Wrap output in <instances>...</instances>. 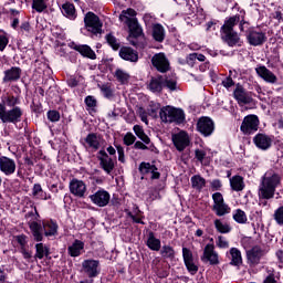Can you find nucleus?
<instances>
[{"instance_id": "obj_30", "label": "nucleus", "mask_w": 283, "mask_h": 283, "mask_svg": "<svg viewBox=\"0 0 283 283\" xmlns=\"http://www.w3.org/2000/svg\"><path fill=\"white\" fill-rule=\"evenodd\" d=\"M71 258H78L85 253V243L81 240H75L67 249Z\"/></svg>"}, {"instance_id": "obj_40", "label": "nucleus", "mask_w": 283, "mask_h": 283, "mask_svg": "<svg viewBox=\"0 0 283 283\" xmlns=\"http://www.w3.org/2000/svg\"><path fill=\"white\" fill-rule=\"evenodd\" d=\"M147 247L151 251H160V240L156 239V237L154 235V232H150L148 234Z\"/></svg>"}, {"instance_id": "obj_44", "label": "nucleus", "mask_w": 283, "mask_h": 283, "mask_svg": "<svg viewBox=\"0 0 283 283\" xmlns=\"http://www.w3.org/2000/svg\"><path fill=\"white\" fill-rule=\"evenodd\" d=\"M32 196L38 200H48V198H45V192H43V188L40 186V184H34Z\"/></svg>"}, {"instance_id": "obj_13", "label": "nucleus", "mask_w": 283, "mask_h": 283, "mask_svg": "<svg viewBox=\"0 0 283 283\" xmlns=\"http://www.w3.org/2000/svg\"><path fill=\"white\" fill-rule=\"evenodd\" d=\"M90 200L93 205H96V207H107L109 205V200H112V196L107 190L99 189L90 196Z\"/></svg>"}, {"instance_id": "obj_61", "label": "nucleus", "mask_w": 283, "mask_h": 283, "mask_svg": "<svg viewBox=\"0 0 283 283\" xmlns=\"http://www.w3.org/2000/svg\"><path fill=\"white\" fill-rule=\"evenodd\" d=\"M119 163H125V148L123 146H116Z\"/></svg>"}, {"instance_id": "obj_15", "label": "nucleus", "mask_w": 283, "mask_h": 283, "mask_svg": "<svg viewBox=\"0 0 283 283\" xmlns=\"http://www.w3.org/2000/svg\"><path fill=\"white\" fill-rule=\"evenodd\" d=\"M262 258H264V250H262V248H260L259 245L253 247L252 249L247 251V260L249 266H258Z\"/></svg>"}, {"instance_id": "obj_26", "label": "nucleus", "mask_w": 283, "mask_h": 283, "mask_svg": "<svg viewBox=\"0 0 283 283\" xmlns=\"http://www.w3.org/2000/svg\"><path fill=\"white\" fill-rule=\"evenodd\" d=\"M233 95L239 105H249L253 101V98L249 96V93L241 86L234 90Z\"/></svg>"}, {"instance_id": "obj_63", "label": "nucleus", "mask_w": 283, "mask_h": 283, "mask_svg": "<svg viewBox=\"0 0 283 283\" xmlns=\"http://www.w3.org/2000/svg\"><path fill=\"white\" fill-rule=\"evenodd\" d=\"M67 85L69 87H76L78 85V78H76L75 76H71L67 80Z\"/></svg>"}, {"instance_id": "obj_46", "label": "nucleus", "mask_w": 283, "mask_h": 283, "mask_svg": "<svg viewBox=\"0 0 283 283\" xmlns=\"http://www.w3.org/2000/svg\"><path fill=\"white\" fill-rule=\"evenodd\" d=\"M32 8L35 12H43L48 8L45 0H32Z\"/></svg>"}, {"instance_id": "obj_22", "label": "nucleus", "mask_w": 283, "mask_h": 283, "mask_svg": "<svg viewBox=\"0 0 283 283\" xmlns=\"http://www.w3.org/2000/svg\"><path fill=\"white\" fill-rule=\"evenodd\" d=\"M255 72L260 78L265 81V83H270L271 85H275L277 83V76L274 75L271 70H269L266 66L261 65L255 69Z\"/></svg>"}, {"instance_id": "obj_27", "label": "nucleus", "mask_w": 283, "mask_h": 283, "mask_svg": "<svg viewBox=\"0 0 283 283\" xmlns=\"http://www.w3.org/2000/svg\"><path fill=\"white\" fill-rule=\"evenodd\" d=\"M139 171L144 176L147 174H151V180H158V178H160V172H158V168H156L155 165H151L149 163H142L139 165Z\"/></svg>"}, {"instance_id": "obj_24", "label": "nucleus", "mask_w": 283, "mask_h": 283, "mask_svg": "<svg viewBox=\"0 0 283 283\" xmlns=\"http://www.w3.org/2000/svg\"><path fill=\"white\" fill-rule=\"evenodd\" d=\"M148 90L153 92V94H160V92L165 90V77H163V75L151 77L148 83Z\"/></svg>"}, {"instance_id": "obj_52", "label": "nucleus", "mask_w": 283, "mask_h": 283, "mask_svg": "<svg viewBox=\"0 0 283 283\" xmlns=\"http://www.w3.org/2000/svg\"><path fill=\"white\" fill-rule=\"evenodd\" d=\"M48 118L51 123H59L61 120V113L59 111H49Z\"/></svg>"}, {"instance_id": "obj_6", "label": "nucleus", "mask_w": 283, "mask_h": 283, "mask_svg": "<svg viewBox=\"0 0 283 283\" xmlns=\"http://www.w3.org/2000/svg\"><path fill=\"white\" fill-rule=\"evenodd\" d=\"M159 116L163 123H177V125L185 123V111L174 106H164L159 112Z\"/></svg>"}, {"instance_id": "obj_23", "label": "nucleus", "mask_w": 283, "mask_h": 283, "mask_svg": "<svg viewBox=\"0 0 283 283\" xmlns=\"http://www.w3.org/2000/svg\"><path fill=\"white\" fill-rule=\"evenodd\" d=\"M221 39L229 45V48H235L240 45V35L235 31H220Z\"/></svg>"}, {"instance_id": "obj_54", "label": "nucleus", "mask_w": 283, "mask_h": 283, "mask_svg": "<svg viewBox=\"0 0 283 283\" xmlns=\"http://www.w3.org/2000/svg\"><path fill=\"white\" fill-rule=\"evenodd\" d=\"M176 80L164 77V87H167L168 90H170V92L176 91Z\"/></svg>"}, {"instance_id": "obj_32", "label": "nucleus", "mask_w": 283, "mask_h": 283, "mask_svg": "<svg viewBox=\"0 0 283 283\" xmlns=\"http://www.w3.org/2000/svg\"><path fill=\"white\" fill-rule=\"evenodd\" d=\"M85 143L88 149H92V151H98V149L101 148V136L91 133L86 136Z\"/></svg>"}, {"instance_id": "obj_48", "label": "nucleus", "mask_w": 283, "mask_h": 283, "mask_svg": "<svg viewBox=\"0 0 283 283\" xmlns=\"http://www.w3.org/2000/svg\"><path fill=\"white\" fill-rule=\"evenodd\" d=\"M99 90L105 98H112V96H114V88H112V84H103L99 86Z\"/></svg>"}, {"instance_id": "obj_56", "label": "nucleus", "mask_w": 283, "mask_h": 283, "mask_svg": "<svg viewBox=\"0 0 283 283\" xmlns=\"http://www.w3.org/2000/svg\"><path fill=\"white\" fill-rule=\"evenodd\" d=\"M195 158L199 161V163H203L205 158H207V151L202 150V149H196L195 150Z\"/></svg>"}, {"instance_id": "obj_19", "label": "nucleus", "mask_w": 283, "mask_h": 283, "mask_svg": "<svg viewBox=\"0 0 283 283\" xmlns=\"http://www.w3.org/2000/svg\"><path fill=\"white\" fill-rule=\"evenodd\" d=\"M172 143L177 151H185L189 147V135L185 132L172 135Z\"/></svg>"}, {"instance_id": "obj_45", "label": "nucleus", "mask_w": 283, "mask_h": 283, "mask_svg": "<svg viewBox=\"0 0 283 283\" xmlns=\"http://www.w3.org/2000/svg\"><path fill=\"white\" fill-rule=\"evenodd\" d=\"M160 253L163 258H166L168 260H174V258L176 256V251H174V248H171L170 245H164Z\"/></svg>"}, {"instance_id": "obj_3", "label": "nucleus", "mask_w": 283, "mask_h": 283, "mask_svg": "<svg viewBox=\"0 0 283 283\" xmlns=\"http://www.w3.org/2000/svg\"><path fill=\"white\" fill-rule=\"evenodd\" d=\"M282 182V177L280 174H277L275 170L270 169L268 170L262 179L261 184L259 186V198H262L263 200H271L275 197V189L280 187V184Z\"/></svg>"}, {"instance_id": "obj_33", "label": "nucleus", "mask_w": 283, "mask_h": 283, "mask_svg": "<svg viewBox=\"0 0 283 283\" xmlns=\"http://www.w3.org/2000/svg\"><path fill=\"white\" fill-rule=\"evenodd\" d=\"M230 187L233 191H243L244 190V178L240 175H235L230 178Z\"/></svg>"}, {"instance_id": "obj_57", "label": "nucleus", "mask_w": 283, "mask_h": 283, "mask_svg": "<svg viewBox=\"0 0 283 283\" xmlns=\"http://www.w3.org/2000/svg\"><path fill=\"white\" fill-rule=\"evenodd\" d=\"M210 187L212 191H220V189H222V181H220V179H213L210 182Z\"/></svg>"}, {"instance_id": "obj_37", "label": "nucleus", "mask_w": 283, "mask_h": 283, "mask_svg": "<svg viewBox=\"0 0 283 283\" xmlns=\"http://www.w3.org/2000/svg\"><path fill=\"white\" fill-rule=\"evenodd\" d=\"M153 38L158 43H163V41H165V27L161 24H155L153 27Z\"/></svg>"}, {"instance_id": "obj_12", "label": "nucleus", "mask_w": 283, "mask_h": 283, "mask_svg": "<svg viewBox=\"0 0 283 283\" xmlns=\"http://www.w3.org/2000/svg\"><path fill=\"white\" fill-rule=\"evenodd\" d=\"M247 39L250 45H263L266 43V33L262 32L261 30H255L254 28L249 29L247 31Z\"/></svg>"}, {"instance_id": "obj_29", "label": "nucleus", "mask_w": 283, "mask_h": 283, "mask_svg": "<svg viewBox=\"0 0 283 283\" xmlns=\"http://www.w3.org/2000/svg\"><path fill=\"white\" fill-rule=\"evenodd\" d=\"M253 143L259 149L266 150L271 147L273 140L265 134H258L253 138Z\"/></svg>"}, {"instance_id": "obj_47", "label": "nucleus", "mask_w": 283, "mask_h": 283, "mask_svg": "<svg viewBox=\"0 0 283 283\" xmlns=\"http://www.w3.org/2000/svg\"><path fill=\"white\" fill-rule=\"evenodd\" d=\"M106 41H107L108 45H111V48L113 50H118L120 48V42L112 33H108L106 35Z\"/></svg>"}, {"instance_id": "obj_11", "label": "nucleus", "mask_w": 283, "mask_h": 283, "mask_svg": "<svg viewBox=\"0 0 283 283\" xmlns=\"http://www.w3.org/2000/svg\"><path fill=\"white\" fill-rule=\"evenodd\" d=\"M69 189L75 198H85L87 196V184L77 178H73L69 184Z\"/></svg>"}, {"instance_id": "obj_28", "label": "nucleus", "mask_w": 283, "mask_h": 283, "mask_svg": "<svg viewBox=\"0 0 283 283\" xmlns=\"http://www.w3.org/2000/svg\"><path fill=\"white\" fill-rule=\"evenodd\" d=\"M21 78V69L18 66H12L11 69L4 71V76L2 78L3 83H14Z\"/></svg>"}, {"instance_id": "obj_21", "label": "nucleus", "mask_w": 283, "mask_h": 283, "mask_svg": "<svg viewBox=\"0 0 283 283\" xmlns=\"http://www.w3.org/2000/svg\"><path fill=\"white\" fill-rule=\"evenodd\" d=\"M97 158L102 169L106 174H112V171H114V159H112V157H109L105 150H99Z\"/></svg>"}, {"instance_id": "obj_5", "label": "nucleus", "mask_w": 283, "mask_h": 283, "mask_svg": "<svg viewBox=\"0 0 283 283\" xmlns=\"http://www.w3.org/2000/svg\"><path fill=\"white\" fill-rule=\"evenodd\" d=\"M247 17V12L244 11H240L239 13H237L235 15H232L230 18H227L224 20L223 25L221 27L220 31H230V32H235L233 30L234 25H238L239 23V30L241 32H244L245 30H248L249 28V21L245 20Z\"/></svg>"}, {"instance_id": "obj_35", "label": "nucleus", "mask_w": 283, "mask_h": 283, "mask_svg": "<svg viewBox=\"0 0 283 283\" xmlns=\"http://www.w3.org/2000/svg\"><path fill=\"white\" fill-rule=\"evenodd\" d=\"M48 255H50V248L43 243H36L34 258L43 260V258H48Z\"/></svg>"}, {"instance_id": "obj_50", "label": "nucleus", "mask_w": 283, "mask_h": 283, "mask_svg": "<svg viewBox=\"0 0 283 283\" xmlns=\"http://www.w3.org/2000/svg\"><path fill=\"white\" fill-rule=\"evenodd\" d=\"M274 220L276 224L283 227V206L274 211Z\"/></svg>"}, {"instance_id": "obj_64", "label": "nucleus", "mask_w": 283, "mask_h": 283, "mask_svg": "<svg viewBox=\"0 0 283 283\" xmlns=\"http://www.w3.org/2000/svg\"><path fill=\"white\" fill-rule=\"evenodd\" d=\"M263 283H277V280H275V274H269L263 281Z\"/></svg>"}, {"instance_id": "obj_7", "label": "nucleus", "mask_w": 283, "mask_h": 283, "mask_svg": "<svg viewBox=\"0 0 283 283\" xmlns=\"http://www.w3.org/2000/svg\"><path fill=\"white\" fill-rule=\"evenodd\" d=\"M84 24L87 32L92 34H101L103 32V22H101V19L94 12H87L85 14Z\"/></svg>"}, {"instance_id": "obj_43", "label": "nucleus", "mask_w": 283, "mask_h": 283, "mask_svg": "<svg viewBox=\"0 0 283 283\" xmlns=\"http://www.w3.org/2000/svg\"><path fill=\"white\" fill-rule=\"evenodd\" d=\"M214 227L219 233H231V226L221 222L220 219L214 220Z\"/></svg>"}, {"instance_id": "obj_20", "label": "nucleus", "mask_w": 283, "mask_h": 283, "mask_svg": "<svg viewBox=\"0 0 283 283\" xmlns=\"http://www.w3.org/2000/svg\"><path fill=\"white\" fill-rule=\"evenodd\" d=\"M203 262H209L212 265L220 264L218 260V252H216V247L211 243H208L203 250V256L201 258Z\"/></svg>"}, {"instance_id": "obj_53", "label": "nucleus", "mask_w": 283, "mask_h": 283, "mask_svg": "<svg viewBox=\"0 0 283 283\" xmlns=\"http://www.w3.org/2000/svg\"><path fill=\"white\" fill-rule=\"evenodd\" d=\"M123 140H124V145H126V147H129L134 145V143H136V136L132 133H126Z\"/></svg>"}, {"instance_id": "obj_58", "label": "nucleus", "mask_w": 283, "mask_h": 283, "mask_svg": "<svg viewBox=\"0 0 283 283\" xmlns=\"http://www.w3.org/2000/svg\"><path fill=\"white\" fill-rule=\"evenodd\" d=\"M197 59H198L197 53H190L186 57V62H187L188 65H190V67H193V65H196Z\"/></svg>"}, {"instance_id": "obj_51", "label": "nucleus", "mask_w": 283, "mask_h": 283, "mask_svg": "<svg viewBox=\"0 0 283 283\" xmlns=\"http://www.w3.org/2000/svg\"><path fill=\"white\" fill-rule=\"evenodd\" d=\"M216 244L219 249H229V240L223 235H219L216 240Z\"/></svg>"}, {"instance_id": "obj_38", "label": "nucleus", "mask_w": 283, "mask_h": 283, "mask_svg": "<svg viewBox=\"0 0 283 283\" xmlns=\"http://www.w3.org/2000/svg\"><path fill=\"white\" fill-rule=\"evenodd\" d=\"M133 132H135V135L137 136V138H139L142 143H145V145H149V143H151V139L149 138V136L145 134V129H143V126L135 125L133 127Z\"/></svg>"}, {"instance_id": "obj_41", "label": "nucleus", "mask_w": 283, "mask_h": 283, "mask_svg": "<svg viewBox=\"0 0 283 283\" xmlns=\"http://www.w3.org/2000/svg\"><path fill=\"white\" fill-rule=\"evenodd\" d=\"M127 216L132 218L136 224H145V222H143V216L140 214V209H138V206H134L133 212H128Z\"/></svg>"}, {"instance_id": "obj_42", "label": "nucleus", "mask_w": 283, "mask_h": 283, "mask_svg": "<svg viewBox=\"0 0 283 283\" xmlns=\"http://www.w3.org/2000/svg\"><path fill=\"white\" fill-rule=\"evenodd\" d=\"M115 77L119 83H122V85L129 83V73L122 69H117L115 71Z\"/></svg>"}, {"instance_id": "obj_1", "label": "nucleus", "mask_w": 283, "mask_h": 283, "mask_svg": "<svg viewBox=\"0 0 283 283\" xmlns=\"http://www.w3.org/2000/svg\"><path fill=\"white\" fill-rule=\"evenodd\" d=\"M39 212L36 211V207L34 208V212L30 211L25 214V219L29 220V229L33 235V240L35 242H43V231L46 238H52V235H56L59 233V224L53 220L45 221L39 223Z\"/></svg>"}, {"instance_id": "obj_9", "label": "nucleus", "mask_w": 283, "mask_h": 283, "mask_svg": "<svg viewBox=\"0 0 283 283\" xmlns=\"http://www.w3.org/2000/svg\"><path fill=\"white\" fill-rule=\"evenodd\" d=\"M260 127L258 115H248L243 118L240 129L243 134H255Z\"/></svg>"}, {"instance_id": "obj_10", "label": "nucleus", "mask_w": 283, "mask_h": 283, "mask_svg": "<svg viewBox=\"0 0 283 283\" xmlns=\"http://www.w3.org/2000/svg\"><path fill=\"white\" fill-rule=\"evenodd\" d=\"M82 269L87 277H98L101 274V262L94 259H87L82 262Z\"/></svg>"}, {"instance_id": "obj_62", "label": "nucleus", "mask_w": 283, "mask_h": 283, "mask_svg": "<svg viewBox=\"0 0 283 283\" xmlns=\"http://www.w3.org/2000/svg\"><path fill=\"white\" fill-rule=\"evenodd\" d=\"M222 85L223 87H227L229 90V87H233L235 83L233 82V78H231V76H228L226 80L222 81Z\"/></svg>"}, {"instance_id": "obj_59", "label": "nucleus", "mask_w": 283, "mask_h": 283, "mask_svg": "<svg viewBox=\"0 0 283 283\" xmlns=\"http://www.w3.org/2000/svg\"><path fill=\"white\" fill-rule=\"evenodd\" d=\"M15 240L20 244L21 249H24L25 244H28V237L25 234L15 237Z\"/></svg>"}, {"instance_id": "obj_25", "label": "nucleus", "mask_w": 283, "mask_h": 283, "mask_svg": "<svg viewBox=\"0 0 283 283\" xmlns=\"http://www.w3.org/2000/svg\"><path fill=\"white\" fill-rule=\"evenodd\" d=\"M119 56L124 61H129L130 63H138V52L129 46H123L119 50Z\"/></svg>"}, {"instance_id": "obj_39", "label": "nucleus", "mask_w": 283, "mask_h": 283, "mask_svg": "<svg viewBox=\"0 0 283 283\" xmlns=\"http://www.w3.org/2000/svg\"><path fill=\"white\" fill-rule=\"evenodd\" d=\"M62 13L67 19H76V8L70 2H66L62 6Z\"/></svg>"}, {"instance_id": "obj_49", "label": "nucleus", "mask_w": 283, "mask_h": 283, "mask_svg": "<svg viewBox=\"0 0 283 283\" xmlns=\"http://www.w3.org/2000/svg\"><path fill=\"white\" fill-rule=\"evenodd\" d=\"M233 220L238 222L239 224H247V213L242 210H237V212L233 214Z\"/></svg>"}, {"instance_id": "obj_16", "label": "nucleus", "mask_w": 283, "mask_h": 283, "mask_svg": "<svg viewBox=\"0 0 283 283\" xmlns=\"http://www.w3.org/2000/svg\"><path fill=\"white\" fill-rule=\"evenodd\" d=\"M182 258L187 271L190 273V275H196V273H198V265L193 261V253L191 250L182 248Z\"/></svg>"}, {"instance_id": "obj_14", "label": "nucleus", "mask_w": 283, "mask_h": 283, "mask_svg": "<svg viewBox=\"0 0 283 283\" xmlns=\"http://www.w3.org/2000/svg\"><path fill=\"white\" fill-rule=\"evenodd\" d=\"M197 129L202 136H211L216 130V124L210 117H201L197 123Z\"/></svg>"}, {"instance_id": "obj_36", "label": "nucleus", "mask_w": 283, "mask_h": 283, "mask_svg": "<svg viewBox=\"0 0 283 283\" xmlns=\"http://www.w3.org/2000/svg\"><path fill=\"white\" fill-rule=\"evenodd\" d=\"M231 262L232 266H240L242 264V252L238 248L230 249Z\"/></svg>"}, {"instance_id": "obj_2", "label": "nucleus", "mask_w": 283, "mask_h": 283, "mask_svg": "<svg viewBox=\"0 0 283 283\" xmlns=\"http://www.w3.org/2000/svg\"><path fill=\"white\" fill-rule=\"evenodd\" d=\"M17 105H21V99L14 95H7L2 97L0 102V120L1 123H11L17 125L21 123L23 117V108Z\"/></svg>"}, {"instance_id": "obj_31", "label": "nucleus", "mask_w": 283, "mask_h": 283, "mask_svg": "<svg viewBox=\"0 0 283 283\" xmlns=\"http://www.w3.org/2000/svg\"><path fill=\"white\" fill-rule=\"evenodd\" d=\"M73 50L82 54V56H86V59H92L93 61L96 59V53L87 44H75Z\"/></svg>"}, {"instance_id": "obj_8", "label": "nucleus", "mask_w": 283, "mask_h": 283, "mask_svg": "<svg viewBox=\"0 0 283 283\" xmlns=\"http://www.w3.org/2000/svg\"><path fill=\"white\" fill-rule=\"evenodd\" d=\"M212 211H214L216 216L219 218H222V216H227V213L231 212V208L224 202V197L220 192H214L212 195Z\"/></svg>"}, {"instance_id": "obj_18", "label": "nucleus", "mask_w": 283, "mask_h": 283, "mask_svg": "<svg viewBox=\"0 0 283 283\" xmlns=\"http://www.w3.org/2000/svg\"><path fill=\"white\" fill-rule=\"evenodd\" d=\"M151 63L158 72H161L163 74L169 72V60H167L165 53L155 54L151 59Z\"/></svg>"}, {"instance_id": "obj_55", "label": "nucleus", "mask_w": 283, "mask_h": 283, "mask_svg": "<svg viewBox=\"0 0 283 283\" xmlns=\"http://www.w3.org/2000/svg\"><path fill=\"white\" fill-rule=\"evenodd\" d=\"M84 103H85L86 107H88L90 109H94V107H96V105H97L96 98L92 95L86 96L84 99Z\"/></svg>"}, {"instance_id": "obj_60", "label": "nucleus", "mask_w": 283, "mask_h": 283, "mask_svg": "<svg viewBox=\"0 0 283 283\" xmlns=\"http://www.w3.org/2000/svg\"><path fill=\"white\" fill-rule=\"evenodd\" d=\"M8 43H10V40L6 35H0V52H3L6 48H8Z\"/></svg>"}, {"instance_id": "obj_17", "label": "nucleus", "mask_w": 283, "mask_h": 283, "mask_svg": "<svg viewBox=\"0 0 283 283\" xmlns=\"http://www.w3.org/2000/svg\"><path fill=\"white\" fill-rule=\"evenodd\" d=\"M0 171L4 174V176H12L14 171H17V161L14 159L1 156L0 157Z\"/></svg>"}, {"instance_id": "obj_34", "label": "nucleus", "mask_w": 283, "mask_h": 283, "mask_svg": "<svg viewBox=\"0 0 283 283\" xmlns=\"http://www.w3.org/2000/svg\"><path fill=\"white\" fill-rule=\"evenodd\" d=\"M190 182L192 189H196L197 191H202L207 185V180L200 175L192 176Z\"/></svg>"}, {"instance_id": "obj_4", "label": "nucleus", "mask_w": 283, "mask_h": 283, "mask_svg": "<svg viewBox=\"0 0 283 283\" xmlns=\"http://www.w3.org/2000/svg\"><path fill=\"white\" fill-rule=\"evenodd\" d=\"M136 10L134 9H127L123 10L119 14V21H124L126 25L129 29V38L128 41H130L132 45H137L138 43L136 41H132V39H138L140 34H143V28H140V24H138V20L136 18Z\"/></svg>"}]
</instances>
